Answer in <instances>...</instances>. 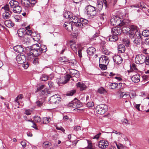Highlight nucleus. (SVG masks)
I'll return each mask as SVG.
<instances>
[{"mask_svg":"<svg viewBox=\"0 0 149 149\" xmlns=\"http://www.w3.org/2000/svg\"><path fill=\"white\" fill-rule=\"evenodd\" d=\"M34 48L30 49L27 53V59H32L33 56H38L41 54L42 52H45L47 51V47L44 45H41L40 43L36 44Z\"/></svg>","mask_w":149,"mask_h":149,"instance_id":"1","label":"nucleus"},{"mask_svg":"<svg viewBox=\"0 0 149 149\" xmlns=\"http://www.w3.org/2000/svg\"><path fill=\"white\" fill-rule=\"evenodd\" d=\"M85 9L88 16L89 17H93L97 13L96 8L91 5H88L86 7Z\"/></svg>","mask_w":149,"mask_h":149,"instance_id":"2","label":"nucleus"},{"mask_svg":"<svg viewBox=\"0 0 149 149\" xmlns=\"http://www.w3.org/2000/svg\"><path fill=\"white\" fill-rule=\"evenodd\" d=\"M125 21L121 22V19L116 16H113L111 19V22L112 25L119 26H123Z\"/></svg>","mask_w":149,"mask_h":149,"instance_id":"3","label":"nucleus"},{"mask_svg":"<svg viewBox=\"0 0 149 149\" xmlns=\"http://www.w3.org/2000/svg\"><path fill=\"white\" fill-rule=\"evenodd\" d=\"M139 29V28L134 25L130 26L129 28V33L128 34L131 39H134L135 37V33Z\"/></svg>","mask_w":149,"mask_h":149,"instance_id":"4","label":"nucleus"},{"mask_svg":"<svg viewBox=\"0 0 149 149\" xmlns=\"http://www.w3.org/2000/svg\"><path fill=\"white\" fill-rule=\"evenodd\" d=\"M70 78L71 76L70 75H67L64 77H62L57 78L56 79V82L59 85H61V84L67 83Z\"/></svg>","mask_w":149,"mask_h":149,"instance_id":"5","label":"nucleus"},{"mask_svg":"<svg viewBox=\"0 0 149 149\" xmlns=\"http://www.w3.org/2000/svg\"><path fill=\"white\" fill-rule=\"evenodd\" d=\"M106 106L104 104L97 105L96 108V110L97 113L100 114H103L106 111L105 109Z\"/></svg>","mask_w":149,"mask_h":149,"instance_id":"6","label":"nucleus"},{"mask_svg":"<svg viewBox=\"0 0 149 149\" xmlns=\"http://www.w3.org/2000/svg\"><path fill=\"white\" fill-rule=\"evenodd\" d=\"M145 58L146 56L143 54L137 55L136 56L135 61L138 64H142L144 62Z\"/></svg>","mask_w":149,"mask_h":149,"instance_id":"7","label":"nucleus"},{"mask_svg":"<svg viewBox=\"0 0 149 149\" xmlns=\"http://www.w3.org/2000/svg\"><path fill=\"white\" fill-rule=\"evenodd\" d=\"M16 59L18 64H22L26 61V57L24 54L21 53L17 56Z\"/></svg>","mask_w":149,"mask_h":149,"instance_id":"8","label":"nucleus"},{"mask_svg":"<svg viewBox=\"0 0 149 149\" xmlns=\"http://www.w3.org/2000/svg\"><path fill=\"white\" fill-rule=\"evenodd\" d=\"M117 93L118 95V96L120 98L124 99H127L129 97L130 94L128 92H122L120 90L117 92Z\"/></svg>","mask_w":149,"mask_h":149,"instance_id":"9","label":"nucleus"},{"mask_svg":"<svg viewBox=\"0 0 149 149\" xmlns=\"http://www.w3.org/2000/svg\"><path fill=\"white\" fill-rule=\"evenodd\" d=\"M109 61L108 57L106 56L102 55L100 58L99 63L101 64H108Z\"/></svg>","mask_w":149,"mask_h":149,"instance_id":"10","label":"nucleus"},{"mask_svg":"<svg viewBox=\"0 0 149 149\" xmlns=\"http://www.w3.org/2000/svg\"><path fill=\"white\" fill-rule=\"evenodd\" d=\"M60 97L57 95H55L50 97L49 102L52 104H55L58 103L60 100Z\"/></svg>","mask_w":149,"mask_h":149,"instance_id":"11","label":"nucleus"},{"mask_svg":"<svg viewBox=\"0 0 149 149\" xmlns=\"http://www.w3.org/2000/svg\"><path fill=\"white\" fill-rule=\"evenodd\" d=\"M69 43L71 49L75 53H77V49H78L79 45L77 44L74 41L72 40L70 41Z\"/></svg>","mask_w":149,"mask_h":149,"instance_id":"12","label":"nucleus"},{"mask_svg":"<svg viewBox=\"0 0 149 149\" xmlns=\"http://www.w3.org/2000/svg\"><path fill=\"white\" fill-rule=\"evenodd\" d=\"M21 3L24 6V9L29 8L32 9L30 5V1L29 0H21Z\"/></svg>","mask_w":149,"mask_h":149,"instance_id":"13","label":"nucleus"},{"mask_svg":"<svg viewBox=\"0 0 149 149\" xmlns=\"http://www.w3.org/2000/svg\"><path fill=\"white\" fill-rule=\"evenodd\" d=\"M109 145L108 142L105 140L100 141L98 143V146L101 149L106 148Z\"/></svg>","mask_w":149,"mask_h":149,"instance_id":"14","label":"nucleus"},{"mask_svg":"<svg viewBox=\"0 0 149 149\" xmlns=\"http://www.w3.org/2000/svg\"><path fill=\"white\" fill-rule=\"evenodd\" d=\"M120 26L114 27L111 29V32L115 35H118L121 33L122 30Z\"/></svg>","mask_w":149,"mask_h":149,"instance_id":"15","label":"nucleus"},{"mask_svg":"<svg viewBox=\"0 0 149 149\" xmlns=\"http://www.w3.org/2000/svg\"><path fill=\"white\" fill-rule=\"evenodd\" d=\"M79 22L78 24V27L82 28L84 26V25H86L88 24V22L87 19L83 18L80 19L79 20Z\"/></svg>","mask_w":149,"mask_h":149,"instance_id":"16","label":"nucleus"},{"mask_svg":"<svg viewBox=\"0 0 149 149\" xmlns=\"http://www.w3.org/2000/svg\"><path fill=\"white\" fill-rule=\"evenodd\" d=\"M114 62L118 64H120L122 63L123 59L119 55H115L113 57Z\"/></svg>","mask_w":149,"mask_h":149,"instance_id":"17","label":"nucleus"},{"mask_svg":"<svg viewBox=\"0 0 149 149\" xmlns=\"http://www.w3.org/2000/svg\"><path fill=\"white\" fill-rule=\"evenodd\" d=\"M15 51L18 53H21L24 51V49L22 45H17L13 47Z\"/></svg>","mask_w":149,"mask_h":149,"instance_id":"18","label":"nucleus"},{"mask_svg":"<svg viewBox=\"0 0 149 149\" xmlns=\"http://www.w3.org/2000/svg\"><path fill=\"white\" fill-rule=\"evenodd\" d=\"M64 27L68 31H71L72 30L73 28L72 24L69 22H65L64 24Z\"/></svg>","mask_w":149,"mask_h":149,"instance_id":"19","label":"nucleus"},{"mask_svg":"<svg viewBox=\"0 0 149 149\" xmlns=\"http://www.w3.org/2000/svg\"><path fill=\"white\" fill-rule=\"evenodd\" d=\"M30 61H31L34 65H38L39 64V59L38 57L33 56V58L32 59H27Z\"/></svg>","mask_w":149,"mask_h":149,"instance_id":"20","label":"nucleus"},{"mask_svg":"<svg viewBox=\"0 0 149 149\" xmlns=\"http://www.w3.org/2000/svg\"><path fill=\"white\" fill-rule=\"evenodd\" d=\"M118 52L119 53H122L124 52L125 50V48L124 45L120 44L118 47Z\"/></svg>","mask_w":149,"mask_h":149,"instance_id":"21","label":"nucleus"},{"mask_svg":"<svg viewBox=\"0 0 149 149\" xmlns=\"http://www.w3.org/2000/svg\"><path fill=\"white\" fill-rule=\"evenodd\" d=\"M140 76L139 75L136 74L133 76L132 77L131 79L133 82L134 83H137L140 81Z\"/></svg>","mask_w":149,"mask_h":149,"instance_id":"22","label":"nucleus"},{"mask_svg":"<svg viewBox=\"0 0 149 149\" xmlns=\"http://www.w3.org/2000/svg\"><path fill=\"white\" fill-rule=\"evenodd\" d=\"M95 51V49L93 47H90L87 50V53L90 55H93L94 54Z\"/></svg>","mask_w":149,"mask_h":149,"instance_id":"23","label":"nucleus"},{"mask_svg":"<svg viewBox=\"0 0 149 149\" xmlns=\"http://www.w3.org/2000/svg\"><path fill=\"white\" fill-rule=\"evenodd\" d=\"M107 39L110 41L115 42L118 39V37L117 36L113 34L107 37Z\"/></svg>","mask_w":149,"mask_h":149,"instance_id":"24","label":"nucleus"},{"mask_svg":"<svg viewBox=\"0 0 149 149\" xmlns=\"http://www.w3.org/2000/svg\"><path fill=\"white\" fill-rule=\"evenodd\" d=\"M12 13L11 12H8L5 11L3 13L2 16L3 18L4 19H8L10 18Z\"/></svg>","mask_w":149,"mask_h":149,"instance_id":"25","label":"nucleus"},{"mask_svg":"<svg viewBox=\"0 0 149 149\" xmlns=\"http://www.w3.org/2000/svg\"><path fill=\"white\" fill-rule=\"evenodd\" d=\"M9 4L11 8L14 9L18 4V2L15 0H11L9 3Z\"/></svg>","mask_w":149,"mask_h":149,"instance_id":"26","label":"nucleus"},{"mask_svg":"<svg viewBox=\"0 0 149 149\" xmlns=\"http://www.w3.org/2000/svg\"><path fill=\"white\" fill-rule=\"evenodd\" d=\"M77 87H79L81 91L85 90L86 88V86L84 84L81 82H79L76 84Z\"/></svg>","mask_w":149,"mask_h":149,"instance_id":"27","label":"nucleus"},{"mask_svg":"<svg viewBox=\"0 0 149 149\" xmlns=\"http://www.w3.org/2000/svg\"><path fill=\"white\" fill-rule=\"evenodd\" d=\"M4 23L5 25L8 27H11L14 25V24L10 20H6Z\"/></svg>","mask_w":149,"mask_h":149,"instance_id":"28","label":"nucleus"},{"mask_svg":"<svg viewBox=\"0 0 149 149\" xmlns=\"http://www.w3.org/2000/svg\"><path fill=\"white\" fill-rule=\"evenodd\" d=\"M22 8L21 6L17 5L14 9L13 12L15 13H19L22 11Z\"/></svg>","mask_w":149,"mask_h":149,"instance_id":"29","label":"nucleus"},{"mask_svg":"<svg viewBox=\"0 0 149 149\" xmlns=\"http://www.w3.org/2000/svg\"><path fill=\"white\" fill-rule=\"evenodd\" d=\"M122 84L121 83H111L109 85L110 88L111 89H115L117 88L118 86L122 85Z\"/></svg>","mask_w":149,"mask_h":149,"instance_id":"30","label":"nucleus"},{"mask_svg":"<svg viewBox=\"0 0 149 149\" xmlns=\"http://www.w3.org/2000/svg\"><path fill=\"white\" fill-rule=\"evenodd\" d=\"M25 31V29L24 28H20L17 31V33L20 37H22L23 36Z\"/></svg>","mask_w":149,"mask_h":149,"instance_id":"31","label":"nucleus"},{"mask_svg":"<svg viewBox=\"0 0 149 149\" xmlns=\"http://www.w3.org/2000/svg\"><path fill=\"white\" fill-rule=\"evenodd\" d=\"M132 40H133V42L134 44L136 45H139L140 44V42L142 39V38H140L137 37L136 38V37L134 39H131Z\"/></svg>","mask_w":149,"mask_h":149,"instance_id":"32","label":"nucleus"},{"mask_svg":"<svg viewBox=\"0 0 149 149\" xmlns=\"http://www.w3.org/2000/svg\"><path fill=\"white\" fill-rule=\"evenodd\" d=\"M126 24L125 23V21H124V24L122 27H123L122 30L123 31L124 33H129V28L128 27H127L126 26Z\"/></svg>","mask_w":149,"mask_h":149,"instance_id":"33","label":"nucleus"},{"mask_svg":"<svg viewBox=\"0 0 149 149\" xmlns=\"http://www.w3.org/2000/svg\"><path fill=\"white\" fill-rule=\"evenodd\" d=\"M52 146V143L49 141L45 142L42 144L43 147L45 148H48L49 147Z\"/></svg>","mask_w":149,"mask_h":149,"instance_id":"34","label":"nucleus"},{"mask_svg":"<svg viewBox=\"0 0 149 149\" xmlns=\"http://www.w3.org/2000/svg\"><path fill=\"white\" fill-rule=\"evenodd\" d=\"M81 105L80 104V101L78 100H74V108L76 109L77 108L79 107Z\"/></svg>","mask_w":149,"mask_h":149,"instance_id":"35","label":"nucleus"},{"mask_svg":"<svg viewBox=\"0 0 149 149\" xmlns=\"http://www.w3.org/2000/svg\"><path fill=\"white\" fill-rule=\"evenodd\" d=\"M72 14L69 11H66L63 14L64 17L66 18H71L72 16Z\"/></svg>","mask_w":149,"mask_h":149,"instance_id":"36","label":"nucleus"},{"mask_svg":"<svg viewBox=\"0 0 149 149\" xmlns=\"http://www.w3.org/2000/svg\"><path fill=\"white\" fill-rule=\"evenodd\" d=\"M58 60L60 62L63 63V64H65L68 62V60L65 57H60Z\"/></svg>","mask_w":149,"mask_h":149,"instance_id":"37","label":"nucleus"},{"mask_svg":"<svg viewBox=\"0 0 149 149\" xmlns=\"http://www.w3.org/2000/svg\"><path fill=\"white\" fill-rule=\"evenodd\" d=\"M97 92L100 94H105L107 93L106 91L103 87H101L98 88Z\"/></svg>","mask_w":149,"mask_h":149,"instance_id":"38","label":"nucleus"},{"mask_svg":"<svg viewBox=\"0 0 149 149\" xmlns=\"http://www.w3.org/2000/svg\"><path fill=\"white\" fill-rule=\"evenodd\" d=\"M103 7V3L102 2H99L98 3L97 5L96 9H97L98 10L100 11L101 10Z\"/></svg>","mask_w":149,"mask_h":149,"instance_id":"39","label":"nucleus"},{"mask_svg":"<svg viewBox=\"0 0 149 149\" xmlns=\"http://www.w3.org/2000/svg\"><path fill=\"white\" fill-rule=\"evenodd\" d=\"M142 35L145 37L149 36V30H144L142 32Z\"/></svg>","mask_w":149,"mask_h":149,"instance_id":"40","label":"nucleus"},{"mask_svg":"<svg viewBox=\"0 0 149 149\" xmlns=\"http://www.w3.org/2000/svg\"><path fill=\"white\" fill-rule=\"evenodd\" d=\"M102 53L106 55H108L109 54V51L105 46L103 47H102Z\"/></svg>","mask_w":149,"mask_h":149,"instance_id":"41","label":"nucleus"},{"mask_svg":"<svg viewBox=\"0 0 149 149\" xmlns=\"http://www.w3.org/2000/svg\"><path fill=\"white\" fill-rule=\"evenodd\" d=\"M33 119L35 123H39L41 122V118L40 117L35 116Z\"/></svg>","mask_w":149,"mask_h":149,"instance_id":"42","label":"nucleus"},{"mask_svg":"<svg viewBox=\"0 0 149 149\" xmlns=\"http://www.w3.org/2000/svg\"><path fill=\"white\" fill-rule=\"evenodd\" d=\"M22 95L20 94L17 96L15 100V101L17 102L18 104H19V102L18 100H21L22 98Z\"/></svg>","mask_w":149,"mask_h":149,"instance_id":"43","label":"nucleus"},{"mask_svg":"<svg viewBox=\"0 0 149 149\" xmlns=\"http://www.w3.org/2000/svg\"><path fill=\"white\" fill-rule=\"evenodd\" d=\"M49 94L50 93V92L49 91H47V90L46 89H44L43 90H41L40 91V95H43L45 94H46L47 95V94Z\"/></svg>","mask_w":149,"mask_h":149,"instance_id":"44","label":"nucleus"},{"mask_svg":"<svg viewBox=\"0 0 149 149\" xmlns=\"http://www.w3.org/2000/svg\"><path fill=\"white\" fill-rule=\"evenodd\" d=\"M2 9L8 12H11L10 11V9L9 8L8 4H7L5 5L4 6L2 7Z\"/></svg>","mask_w":149,"mask_h":149,"instance_id":"45","label":"nucleus"},{"mask_svg":"<svg viewBox=\"0 0 149 149\" xmlns=\"http://www.w3.org/2000/svg\"><path fill=\"white\" fill-rule=\"evenodd\" d=\"M108 64H101V63H100L99 65L100 68L102 70H105L107 69V65Z\"/></svg>","mask_w":149,"mask_h":149,"instance_id":"46","label":"nucleus"},{"mask_svg":"<svg viewBox=\"0 0 149 149\" xmlns=\"http://www.w3.org/2000/svg\"><path fill=\"white\" fill-rule=\"evenodd\" d=\"M136 96V93L134 91H132L130 93V95L129 97L132 99H134Z\"/></svg>","mask_w":149,"mask_h":149,"instance_id":"47","label":"nucleus"},{"mask_svg":"<svg viewBox=\"0 0 149 149\" xmlns=\"http://www.w3.org/2000/svg\"><path fill=\"white\" fill-rule=\"evenodd\" d=\"M50 120V119L47 117H44L43 118V123L44 124L48 123Z\"/></svg>","mask_w":149,"mask_h":149,"instance_id":"48","label":"nucleus"},{"mask_svg":"<svg viewBox=\"0 0 149 149\" xmlns=\"http://www.w3.org/2000/svg\"><path fill=\"white\" fill-rule=\"evenodd\" d=\"M76 92L75 90H72L67 92L66 95L67 96H72Z\"/></svg>","mask_w":149,"mask_h":149,"instance_id":"49","label":"nucleus"},{"mask_svg":"<svg viewBox=\"0 0 149 149\" xmlns=\"http://www.w3.org/2000/svg\"><path fill=\"white\" fill-rule=\"evenodd\" d=\"M79 18H78V19H74V20H71V22L72 23H74V24L76 26L78 27V24H79Z\"/></svg>","mask_w":149,"mask_h":149,"instance_id":"50","label":"nucleus"},{"mask_svg":"<svg viewBox=\"0 0 149 149\" xmlns=\"http://www.w3.org/2000/svg\"><path fill=\"white\" fill-rule=\"evenodd\" d=\"M48 78V77L45 74L42 75V76L40 78L41 80L42 81H46L47 80Z\"/></svg>","mask_w":149,"mask_h":149,"instance_id":"51","label":"nucleus"},{"mask_svg":"<svg viewBox=\"0 0 149 149\" xmlns=\"http://www.w3.org/2000/svg\"><path fill=\"white\" fill-rule=\"evenodd\" d=\"M25 10V12L22 14V15L24 16H25L26 15H28L29 14V12L32 10V9H31L30 8L27 9Z\"/></svg>","mask_w":149,"mask_h":149,"instance_id":"52","label":"nucleus"},{"mask_svg":"<svg viewBox=\"0 0 149 149\" xmlns=\"http://www.w3.org/2000/svg\"><path fill=\"white\" fill-rule=\"evenodd\" d=\"M68 63H69L70 65H74L76 64V61L75 60H68Z\"/></svg>","mask_w":149,"mask_h":149,"instance_id":"53","label":"nucleus"},{"mask_svg":"<svg viewBox=\"0 0 149 149\" xmlns=\"http://www.w3.org/2000/svg\"><path fill=\"white\" fill-rule=\"evenodd\" d=\"M70 72L71 74L73 75H74L77 73L78 71L76 70L71 69L70 70Z\"/></svg>","mask_w":149,"mask_h":149,"instance_id":"54","label":"nucleus"},{"mask_svg":"<svg viewBox=\"0 0 149 149\" xmlns=\"http://www.w3.org/2000/svg\"><path fill=\"white\" fill-rule=\"evenodd\" d=\"M88 143V147L90 149H93V146L92 144L91 141H90L87 140Z\"/></svg>","mask_w":149,"mask_h":149,"instance_id":"55","label":"nucleus"},{"mask_svg":"<svg viewBox=\"0 0 149 149\" xmlns=\"http://www.w3.org/2000/svg\"><path fill=\"white\" fill-rule=\"evenodd\" d=\"M14 17L16 22H19L21 20V18L19 15H15Z\"/></svg>","mask_w":149,"mask_h":149,"instance_id":"56","label":"nucleus"},{"mask_svg":"<svg viewBox=\"0 0 149 149\" xmlns=\"http://www.w3.org/2000/svg\"><path fill=\"white\" fill-rule=\"evenodd\" d=\"M22 65V67L25 69L27 68L29 66V65L28 64V63L25 62L23 63L22 64H20Z\"/></svg>","mask_w":149,"mask_h":149,"instance_id":"57","label":"nucleus"},{"mask_svg":"<svg viewBox=\"0 0 149 149\" xmlns=\"http://www.w3.org/2000/svg\"><path fill=\"white\" fill-rule=\"evenodd\" d=\"M135 33L136 37V36L137 37L140 38H141L142 36L141 35V33H140V32L139 31V29L138 30V31H136V32Z\"/></svg>","mask_w":149,"mask_h":149,"instance_id":"58","label":"nucleus"},{"mask_svg":"<svg viewBox=\"0 0 149 149\" xmlns=\"http://www.w3.org/2000/svg\"><path fill=\"white\" fill-rule=\"evenodd\" d=\"M144 62L146 65H149V55L146 57Z\"/></svg>","mask_w":149,"mask_h":149,"instance_id":"59","label":"nucleus"},{"mask_svg":"<svg viewBox=\"0 0 149 149\" xmlns=\"http://www.w3.org/2000/svg\"><path fill=\"white\" fill-rule=\"evenodd\" d=\"M36 105L38 107H41L42 105V102L38 100L36 102Z\"/></svg>","mask_w":149,"mask_h":149,"instance_id":"60","label":"nucleus"},{"mask_svg":"<svg viewBox=\"0 0 149 149\" xmlns=\"http://www.w3.org/2000/svg\"><path fill=\"white\" fill-rule=\"evenodd\" d=\"M115 145V144L118 148V149H120L121 148H122L123 147V145L120 144L119 143L118 144L116 142H114Z\"/></svg>","mask_w":149,"mask_h":149,"instance_id":"61","label":"nucleus"},{"mask_svg":"<svg viewBox=\"0 0 149 149\" xmlns=\"http://www.w3.org/2000/svg\"><path fill=\"white\" fill-rule=\"evenodd\" d=\"M74 100L70 102L68 104V106L74 108Z\"/></svg>","mask_w":149,"mask_h":149,"instance_id":"62","label":"nucleus"},{"mask_svg":"<svg viewBox=\"0 0 149 149\" xmlns=\"http://www.w3.org/2000/svg\"><path fill=\"white\" fill-rule=\"evenodd\" d=\"M40 39V36L38 35V36H34L33 39L34 40H35L36 41H39Z\"/></svg>","mask_w":149,"mask_h":149,"instance_id":"63","label":"nucleus"},{"mask_svg":"<svg viewBox=\"0 0 149 149\" xmlns=\"http://www.w3.org/2000/svg\"><path fill=\"white\" fill-rule=\"evenodd\" d=\"M36 3V0H31L30 1V3L31 6L32 7H33L34 6Z\"/></svg>","mask_w":149,"mask_h":149,"instance_id":"64","label":"nucleus"}]
</instances>
